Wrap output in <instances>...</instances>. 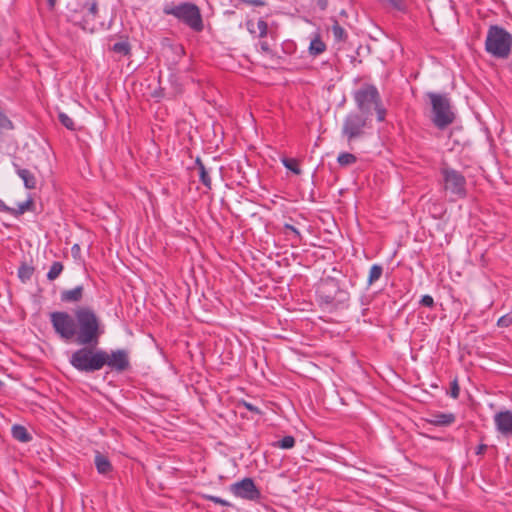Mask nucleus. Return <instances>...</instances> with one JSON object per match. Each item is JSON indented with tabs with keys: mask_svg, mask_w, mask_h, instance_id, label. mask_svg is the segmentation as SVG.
I'll use <instances>...</instances> for the list:
<instances>
[{
	"mask_svg": "<svg viewBox=\"0 0 512 512\" xmlns=\"http://www.w3.org/2000/svg\"><path fill=\"white\" fill-rule=\"evenodd\" d=\"M249 3L255 6H263L265 4L263 0H251L249 1Z\"/></svg>",
	"mask_w": 512,
	"mask_h": 512,
	"instance_id": "c03bdc74",
	"label": "nucleus"
},
{
	"mask_svg": "<svg viewBox=\"0 0 512 512\" xmlns=\"http://www.w3.org/2000/svg\"><path fill=\"white\" fill-rule=\"evenodd\" d=\"M511 325H512V314L511 313L501 316L497 321V326L501 327V328H506Z\"/></svg>",
	"mask_w": 512,
	"mask_h": 512,
	"instance_id": "f704fd0d",
	"label": "nucleus"
},
{
	"mask_svg": "<svg viewBox=\"0 0 512 512\" xmlns=\"http://www.w3.org/2000/svg\"><path fill=\"white\" fill-rule=\"evenodd\" d=\"M383 274V267L379 264H374L370 268L369 276H368V285H372L374 282L378 281Z\"/></svg>",
	"mask_w": 512,
	"mask_h": 512,
	"instance_id": "393cba45",
	"label": "nucleus"
},
{
	"mask_svg": "<svg viewBox=\"0 0 512 512\" xmlns=\"http://www.w3.org/2000/svg\"><path fill=\"white\" fill-rule=\"evenodd\" d=\"M282 164L285 168L292 171L294 174L299 175L301 174V169L299 167V163L296 159L293 158H283Z\"/></svg>",
	"mask_w": 512,
	"mask_h": 512,
	"instance_id": "c85d7f7f",
	"label": "nucleus"
},
{
	"mask_svg": "<svg viewBox=\"0 0 512 512\" xmlns=\"http://www.w3.org/2000/svg\"><path fill=\"white\" fill-rule=\"evenodd\" d=\"M295 438L291 435L284 436L282 439L274 442L272 445L281 449H292L295 446Z\"/></svg>",
	"mask_w": 512,
	"mask_h": 512,
	"instance_id": "a878e982",
	"label": "nucleus"
},
{
	"mask_svg": "<svg viewBox=\"0 0 512 512\" xmlns=\"http://www.w3.org/2000/svg\"><path fill=\"white\" fill-rule=\"evenodd\" d=\"M195 165L197 166V168L199 170L200 182L207 189L210 190L212 188V180H211V177L209 176L208 170L206 169L204 163L201 161L200 158H197L196 161H195Z\"/></svg>",
	"mask_w": 512,
	"mask_h": 512,
	"instance_id": "aec40b11",
	"label": "nucleus"
},
{
	"mask_svg": "<svg viewBox=\"0 0 512 512\" xmlns=\"http://www.w3.org/2000/svg\"><path fill=\"white\" fill-rule=\"evenodd\" d=\"M442 176L443 188L449 192L455 199H463L467 195L466 178L464 175L450 167H442L440 169Z\"/></svg>",
	"mask_w": 512,
	"mask_h": 512,
	"instance_id": "0eeeda50",
	"label": "nucleus"
},
{
	"mask_svg": "<svg viewBox=\"0 0 512 512\" xmlns=\"http://www.w3.org/2000/svg\"><path fill=\"white\" fill-rule=\"evenodd\" d=\"M336 292L334 295L332 294H324L320 295L323 302L326 304H335L348 300V293L344 290H341L337 284H335Z\"/></svg>",
	"mask_w": 512,
	"mask_h": 512,
	"instance_id": "f3484780",
	"label": "nucleus"
},
{
	"mask_svg": "<svg viewBox=\"0 0 512 512\" xmlns=\"http://www.w3.org/2000/svg\"><path fill=\"white\" fill-rule=\"evenodd\" d=\"M112 50L115 53L121 54V55H129L131 52V46L127 41H121L117 42L112 46Z\"/></svg>",
	"mask_w": 512,
	"mask_h": 512,
	"instance_id": "c756f323",
	"label": "nucleus"
},
{
	"mask_svg": "<svg viewBox=\"0 0 512 512\" xmlns=\"http://www.w3.org/2000/svg\"><path fill=\"white\" fill-rule=\"evenodd\" d=\"M34 271L35 268L32 265L27 264L25 262L21 263V265L18 268V277L20 281L22 283L28 282L32 278Z\"/></svg>",
	"mask_w": 512,
	"mask_h": 512,
	"instance_id": "4be33fe9",
	"label": "nucleus"
},
{
	"mask_svg": "<svg viewBox=\"0 0 512 512\" xmlns=\"http://www.w3.org/2000/svg\"><path fill=\"white\" fill-rule=\"evenodd\" d=\"M354 99L359 110L369 113L373 106L377 114V120L379 122L385 120L387 111L382 105L380 94L374 85H363L355 92Z\"/></svg>",
	"mask_w": 512,
	"mask_h": 512,
	"instance_id": "423d86ee",
	"label": "nucleus"
},
{
	"mask_svg": "<svg viewBox=\"0 0 512 512\" xmlns=\"http://www.w3.org/2000/svg\"><path fill=\"white\" fill-rule=\"evenodd\" d=\"M84 297L83 285H78L72 289L62 290L60 293V301L67 304H76L82 301Z\"/></svg>",
	"mask_w": 512,
	"mask_h": 512,
	"instance_id": "ddd939ff",
	"label": "nucleus"
},
{
	"mask_svg": "<svg viewBox=\"0 0 512 512\" xmlns=\"http://www.w3.org/2000/svg\"><path fill=\"white\" fill-rule=\"evenodd\" d=\"M63 269H64V266L61 262H59V261L53 262L48 273H47V279L49 281H54L55 279H57L60 276Z\"/></svg>",
	"mask_w": 512,
	"mask_h": 512,
	"instance_id": "b1692460",
	"label": "nucleus"
},
{
	"mask_svg": "<svg viewBox=\"0 0 512 512\" xmlns=\"http://www.w3.org/2000/svg\"><path fill=\"white\" fill-rule=\"evenodd\" d=\"M494 423L498 432L505 436L512 435V411H500L494 416Z\"/></svg>",
	"mask_w": 512,
	"mask_h": 512,
	"instance_id": "f8f14e48",
	"label": "nucleus"
},
{
	"mask_svg": "<svg viewBox=\"0 0 512 512\" xmlns=\"http://www.w3.org/2000/svg\"><path fill=\"white\" fill-rule=\"evenodd\" d=\"M317 1V5L319 6V8L321 10H325L328 6V0H316Z\"/></svg>",
	"mask_w": 512,
	"mask_h": 512,
	"instance_id": "37998d69",
	"label": "nucleus"
},
{
	"mask_svg": "<svg viewBox=\"0 0 512 512\" xmlns=\"http://www.w3.org/2000/svg\"><path fill=\"white\" fill-rule=\"evenodd\" d=\"M487 450V445L486 444H480L477 446L476 448V454L477 455H483Z\"/></svg>",
	"mask_w": 512,
	"mask_h": 512,
	"instance_id": "a19ab883",
	"label": "nucleus"
},
{
	"mask_svg": "<svg viewBox=\"0 0 512 512\" xmlns=\"http://www.w3.org/2000/svg\"><path fill=\"white\" fill-rule=\"evenodd\" d=\"M368 126V117L357 112L349 113L342 126V135L348 142L360 138L365 134V128Z\"/></svg>",
	"mask_w": 512,
	"mask_h": 512,
	"instance_id": "6e6552de",
	"label": "nucleus"
},
{
	"mask_svg": "<svg viewBox=\"0 0 512 512\" xmlns=\"http://www.w3.org/2000/svg\"><path fill=\"white\" fill-rule=\"evenodd\" d=\"M81 12L84 15L82 28L84 30L94 31L95 30V18L98 15V3L96 0L87 2L82 6Z\"/></svg>",
	"mask_w": 512,
	"mask_h": 512,
	"instance_id": "9b49d317",
	"label": "nucleus"
},
{
	"mask_svg": "<svg viewBox=\"0 0 512 512\" xmlns=\"http://www.w3.org/2000/svg\"><path fill=\"white\" fill-rule=\"evenodd\" d=\"M260 47H261V50L265 53H270L271 52V49H270V46L269 44L267 43V41H262L260 43Z\"/></svg>",
	"mask_w": 512,
	"mask_h": 512,
	"instance_id": "79ce46f5",
	"label": "nucleus"
},
{
	"mask_svg": "<svg viewBox=\"0 0 512 512\" xmlns=\"http://www.w3.org/2000/svg\"><path fill=\"white\" fill-rule=\"evenodd\" d=\"M94 463L99 474L106 475L113 469L109 459L100 452H96Z\"/></svg>",
	"mask_w": 512,
	"mask_h": 512,
	"instance_id": "a211bd4d",
	"label": "nucleus"
},
{
	"mask_svg": "<svg viewBox=\"0 0 512 512\" xmlns=\"http://www.w3.org/2000/svg\"><path fill=\"white\" fill-rule=\"evenodd\" d=\"M229 489L234 496L245 500L257 501L261 498L260 490L256 487L253 479L249 477L231 484Z\"/></svg>",
	"mask_w": 512,
	"mask_h": 512,
	"instance_id": "1a4fd4ad",
	"label": "nucleus"
},
{
	"mask_svg": "<svg viewBox=\"0 0 512 512\" xmlns=\"http://www.w3.org/2000/svg\"><path fill=\"white\" fill-rule=\"evenodd\" d=\"M456 420V416L454 413H443L436 412L430 414V417L426 419V421L434 426L446 427L453 424Z\"/></svg>",
	"mask_w": 512,
	"mask_h": 512,
	"instance_id": "2eb2a0df",
	"label": "nucleus"
},
{
	"mask_svg": "<svg viewBox=\"0 0 512 512\" xmlns=\"http://www.w3.org/2000/svg\"><path fill=\"white\" fill-rule=\"evenodd\" d=\"M459 394H460V387H459V384H458V380H457V378H455V379L451 382V387H450L449 395H450L453 399H457V398L459 397Z\"/></svg>",
	"mask_w": 512,
	"mask_h": 512,
	"instance_id": "c9c22d12",
	"label": "nucleus"
},
{
	"mask_svg": "<svg viewBox=\"0 0 512 512\" xmlns=\"http://www.w3.org/2000/svg\"><path fill=\"white\" fill-rule=\"evenodd\" d=\"M332 27L331 31L334 37V40L337 42H344L347 39V33L345 29L339 24L338 20L335 17L331 18Z\"/></svg>",
	"mask_w": 512,
	"mask_h": 512,
	"instance_id": "412c9836",
	"label": "nucleus"
},
{
	"mask_svg": "<svg viewBox=\"0 0 512 512\" xmlns=\"http://www.w3.org/2000/svg\"><path fill=\"white\" fill-rule=\"evenodd\" d=\"M11 434L15 440L21 443H27L32 439V436L28 432V430L24 426L19 424H15L12 426Z\"/></svg>",
	"mask_w": 512,
	"mask_h": 512,
	"instance_id": "6ab92c4d",
	"label": "nucleus"
},
{
	"mask_svg": "<svg viewBox=\"0 0 512 512\" xmlns=\"http://www.w3.org/2000/svg\"><path fill=\"white\" fill-rule=\"evenodd\" d=\"M202 497L205 500L211 501V502H213L215 504H218V505H221V506H224V507H230L231 506L230 502H228L227 500L222 499L220 497H217V496L204 494Z\"/></svg>",
	"mask_w": 512,
	"mask_h": 512,
	"instance_id": "473e14b6",
	"label": "nucleus"
},
{
	"mask_svg": "<svg viewBox=\"0 0 512 512\" xmlns=\"http://www.w3.org/2000/svg\"><path fill=\"white\" fill-rule=\"evenodd\" d=\"M326 50L325 43L320 39V37H315L311 42L309 46V52L313 56H317L321 53H323Z\"/></svg>",
	"mask_w": 512,
	"mask_h": 512,
	"instance_id": "5701e85b",
	"label": "nucleus"
},
{
	"mask_svg": "<svg viewBox=\"0 0 512 512\" xmlns=\"http://www.w3.org/2000/svg\"><path fill=\"white\" fill-rule=\"evenodd\" d=\"M512 34L498 25H491L488 28L485 50L491 56L498 59H506L511 54Z\"/></svg>",
	"mask_w": 512,
	"mask_h": 512,
	"instance_id": "20e7f679",
	"label": "nucleus"
},
{
	"mask_svg": "<svg viewBox=\"0 0 512 512\" xmlns=\"http://www.w3.org/2000/svg\"><path fill=\"white\" fill-rule=\"evenodd\" d=\"M0 211L1 212H6V213H9L11 214V212H14V208H11L9 206H7L1 199H0Z\"/></svg>",
	"mask_w": 512,
	"mask_h": 512,
	"instance_id": "58836bf2",
	"label": "nucleus"
},
{
	"mask_svg": "<svg viewBox=\"0 0 512 512\" xmlns=\"http://www.w3.org/2000/svg\"><path fill=\"white\" fill-rule=\"evenodd\" d=\"M47 1H48V4H49V7H50L51 9H53V8H54V6H55V4H56V0H47Z\"/></svg>",
	"mask_w": 512,
	"mask_h": 512,
	"instance_id": "a18cd8bd",
	"label": "nucleus"
},
{
	"mask_svg": "<svg viewBox=\"0 0 512 512\" xmlns=\"http://www.w3.org/2000/svg\"><path fill=\"white\" fill-rule=\"evenodd\" d=\"M81 346V348L72 353L69 359L71 366L84 373L101 370L105 366V350L95 349L96 346Z\"/></svg>",
	"mask_w": 512,
	"mask_h": 512,
	"instance_id": "f03ea898",
	"label": "nucleus"
},
{
	"mask_svg": "<svg viewBox=\"0 0 512 512\" xmlns=\"http://www.w3.org/2000/svg\"><path fill=\"white\" fill-rule=\"evenodd\" d=\"M105 365L109 366L112 370L123 372L130 366L128 354L125 350L119 349L112 351L110 354L105 351Z\"/></svg>",
	"mask_w": 512,
	"mask_h": 512,
	"instance_id": "9d476101",
	"label": "nucleus"
},
{
	"mask_svg": "<svg viewBox=\"0 0 512 512\" xmlns=\"http://www.w3.org/2000/svg\"><path fill=\"white\" fill-rule=\"evenodd\" d=\"M419 303H420L421 306L428 307V308H433L434 305H435L434 299L430 295L422 296V298L420 299Z\"/></svg>",
	"mask_w": 512,
	"mask_h": 512,
	"instance_id": "e433bc0d",
	"label": "nucleus"
},
{
	"mask_svg": "<svg viewBox=\"0 0 512 512\" xmlns=\"http://www.w3.org/2000/svg\"><path fill=\"white\" fill-rule=\"evenodd\" d=\"M337 161L340 166H348L356 163L357 157L352 153L343 152L339 154Z\"/></svg>",
	"mask_w": 512,
	"mask_h": 512,
	"instance_id": "cd10ccee",
	"label": "nucleus"
},
{
	"mask_svg": "<svg viewBox=\"0 0 512 512\" xmlns=\"http://www.w3.org/2000/svg\"><path fill=\"white\" fill-rule=\"evenodd\" d=\"M163 13L175 17L194 32H202L204 29L201 10L192 2H182L178 5L167 4L163 7Z\"/></svg>",
	"mask_w": 512,
	"mask_h": 512,
	"instance_id": "7ed1b4c3",
	"label": "nucleus"
},
{
	"mask_svg": "<svg viewBox=\"0 0 512 512\" xmlns=\"http://www.w3.org/2000/svg\"><path fill=\"white\" fill-rule=\"evenodd\" d=\"M432 108V122L440 130L447 128L455 120V113L452 110L451 101L446 94L428 92Z\"/></svg>",
	"mask_w": 512,
	"mask_h": 512,
	"instance_id": "39448f33",
	"label": "nucleus"
},
{
	"mask_svg": "<svg viewBox=\"0 0 512 512\" xmlns=\"http://www.w3.org/2000/svg\"><path fill=\"white\" fill-rule=\"evenodd\" d=\"M246 28L249 33L253 36L264 38L268 35V24L267 22L260 18L257 22L252 19L246 21Z\"/></svg>",
	"mask_w": 512,
	"mask_h": 512,
	"instance_id": "4468645a",
	"label": "nucleus"
},
{
	"mask_svg": "<svg viewBox=\"0 0 512 512\" xmlns=\"http://www.w3.org/2000/svg\"><path fill=\"white\" fill-rule=\"evenodd\" d=\"M80 246L79 244H74L71 248V253L74 258H78L80 256Z\"/></svg>",
	"mask_w": 512,
	"mask_h": 512,
	"instance_id": "ea45409f",
	"label": "nucleus"
},
{
	"mask_svg": "<svg viewBox=\"0 0 512 512\" xmlns=\"http://www.w3.org/2000/svg\"><path fill=\"white\" fill-rule=\"evenodd\" d=\"M58 119L60 123L66 127L68 130H75V123L71 117H69L67 114L60 112L58 115Z\"/></svg>",
	"mask_w": 512,
	"mask_h": 512,
	"instance_id": "2f4dec72",
	"label": "nucleus"
},
{
	"mask_svg": "<svg viewBox=\"0 0 512 512\" xmlns=\"http://www.w3.org/2000/svg\"><path fill=\"white\" fill-rule=\"evenodd\" d=\"M13 129V124L9 118L0 111V131Z\"/></svg>",
	"mask_w": 512,
	"mask_h": 512,
	"instance_id": "72a5a7b5",
	"label": "nucleus"
},
{
	"mask_svg": "<svg viewBox=\"0 0 512 512\" xmlns=\"http://www.w3.org/2000/svg\"><path fill=\"white\" fill-rule=\"evenodd\" d=\"M283 231H284V233L286 235H288V233L293 234L294 242H297V243L301 242L302 235H301L300 231L296 227H294L293 225L285 223L284 226H283Z\"/></svg>",
	"mask_w": 512,
	"mask_h": 512,
	"instance_id": "7c9ffc66",
	"label": "nucleus"
},
{
	"mask_svg": "<svg viewBox=\"0 0 512 512\" xmlns=\"http://www.w3.org/2000/svg\"><path fill=\"white\" fill-rule=\"evenodd\" d=\"M50 322L57 335L77 345L97 346L104 334V325L93 308L81 306L73 315L66 311L50 313Z\"/></svg>",
	"mask_w": 512,
	"mask_h": 512,
	"instance_id": "f257e3e1",
	"label": "nucleus"
},
{
	"mask_svg": "<svg viewBox=\"0 0 512 512\" xmlns=\"http://www.w3.org/2000/svg\"><path fill=\"white\" fill-rule=\"evenodd\" d=\"M241 405H243L247 410H249L255 414H262V411L257 406H255L247 401H242Z\"/></svg>",
	"mask_w": 512,
	"mask_h": 512,
	"instance_id": "4c0bfd02",
	"label": "nucleus"
},
{
	"mask_svg": "<svg viewBox=\"0 0 512 512\" xmlns=\"http://www.w3.org/2000/svg\"><path fill=\"white\" fill-rule=\"evenodd\" d=\"M17 175L22 179L25 188L32 190L37 187V179L35 175L28 169L21 168L18 164H13Z\"/></svg>",
	"mask_w": 512,
	"mask_h": 512,
	"instance_id": "dca6fc26",
	"label": "nucleus"
},
{
	"mask_svg": "<svg viewBox=\"0 0 512 512\" xmlns=\"http://www.w3.org/2000/svg\"><path fill=\"white\" fill-rule=\"evenodd\" d=\"M34 206V202L31 198L26 201L19 203L17 208H14V212H11V215L18 217L24 214L26 211H30Z\"/></svg>",
	"mask_w": 512,
	"mask_h": 512,
	"instance_id": "bb28decb",
	"label": "nucleus"
}]
</instances>
